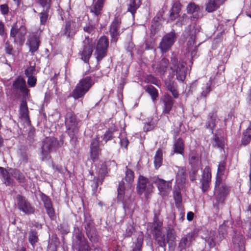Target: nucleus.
I'll use <instances>...</instances> for the list:
<instances>
[{
	"instance_id": "52",
	"label": "nucleus",
	"mask_w": 251,
	"mask_h": 251,
	"mask_svg": "<svg viewBox=\"0 0 251 251\" xmlns=\"http://www.w3.org/2000/svg\"><path fill=\"white\" fill-rule=\"evenodd\" d=\"M188 20L187 16L185 14H183L181 17L179 18L178 21L176 22V25L178 26H181L182 25H184Z\"/></svg>"
},
{
	"instance_id": "57",
	"label": "nucleus",
	"mask_w": 251,
	"mask_h": 251,
	"mask_svg": "<svg viewBox=\"0 0 251 251\" xmlns=\"http://www.w3.org/2000/svg\"><path fill=\"white\" fill-rule=\"evenodd\" d=\"M6 35L5 31L4 25L3 22L0 21V35L4 37Z\"/></svg>"
},
{
	"instance_id": "40",
	"label": "nucleus",
	"mask_w": 251,
	"mask_h": 251,
	"mask_svg": "<svg viewBox=\"0 0 251 251\" xmlns=\"http://www.w3.org/2000/svg\"><path fill=\"white\" fill-rule=\"evenodd\" d=\"M219 8L214 0H208L206 3L205 10L208 12H212Z\"/></svg>"
},
{
	"instance_id": "32",
	"label": "nucleus",
	"mask_w": 251,
	"mask_h": 251,
	"mask_svg": "<svg viewBox=\"0 0 251 251\" xmlns=\"http://www.w3.org/2000/svg\"><path fill=\"white\" fill-rule=\"evenodd\" d=\"M176 234L173 229H169L167 231V240L169 246L174 247L176 244Z\"/></svg>"
},
{
	"instance_id": "35",
	"label": "nucleus",
	"mask_w": 251,
	"mask_h": 251,
	"mask_svg": "<svg viewBox=\"0 0 251 251\" xmlns=\"http://www.w3.org/2000/svg\"><path fill=\"white\" fill-rule=\"evenodd\" d=\"M216 120L217 115L215 113H212L211 115H209L206 124V126L210 129L211 133L213 132V128L215 126Z\"/></svg>"
},
{
	"instance_id": "9",
	"label": "nucleus",
	"mask_w": 251,
	"mask_h": 251,
	"mask_svg": "<svg viewBox=\"0 0 251 251\" xmlns=\"http://www.w3.org/2000/svg\"><path fill=\"white\" fill-rule=\"evenodd\" d=\"M176 40V36L174 32H171L165 35L160 43L159 48L163 52L168 50Z\"/></svg>"
},
{
	"instance_id": "30",
	"label": "nucleus",
	"mask_w": 251,
	"mask_h": 251,
	"mask_svg": "<svg viewBox=\"0 0 251 251\" xmlns=\"http://www.w3.org/2000/svg\"><path fill=\"white\" fill-rule=\"evenodd\" d=\"M163 102L164 104V112L165 113H169L171 110L174 102L170 96L168 95H165L163 99Z\"/></svg>"
},
{
	"instance_id": "48",
	"label": "nucleus",
	"mask_w": 251,
	"mask_h": 251,
	"mask_svg": "<svg viewBox=\"0 0 251 251\" xmlns=\"http://www.w3.org/2000/svg\"><path fill=\"white\" fill-rule=\"evenodd\" d=\"M215 235L214 232H210L208 237L205 239V242H207L210 248L213 247L215 246Z\"/></svg>"
},
{
	"instance_id": "26",
	"label": "nucleus",
	"mask_w": 251,
	"mask_h": 251,
	"mask_svg": "<svg viewBox=\"0 0 251 251\" xmlns=\"http://www.w3.org/2000/svg\"><path fill=\"white\" fill-rule=\"evenodd\" d=\"M187 10L194 19H198L201 16L199 6L194 3H189L187 6Z\"/></svg>"
},
{
	"instance_id": "43",
	"label": "nucleus",
	"mask_w": 251,
	"mask_h": 251,
	"mask_svg": "<svg viewBox=\"0 0 251 251\" xmlns=\"http://www.w3.org/2000/svg\"><path fill=\"white\" fill-rule=\"evenodd\" d=\"M189 162L192 167L194 168L198 166L200 163L198 155L193 152L191 153L190 155Z\"/></svg>"
},
{
	"instance_id": "18",
	"label": "nucleus",
	"mask_w": 251,
	"mask_h": 251,
	"mask_svg": "<svg viewBox=\"0 0 251 251\" xmlns=\"http://www.w3.org/2000/svg\"><path fill=\"white\" fill-rule=\"evenodd\" d=\"M100 154V140L98 138H94L90 146V158L93 162L96 161Z\"/></svg>"
},
{
	"instance_id": "39",
	"label": "nucleus",
	"mask_w": 251,
	"mask_h": 251,
	"mask_svg": "<svg viewBox=\"0 0 251 251\" xmlns=\"http://www.w3.org/2000/svg\"><path fill=\"white\" fill-rule=\"evenodd\" d=\"M147 181V179L144 176H139L138 185L137 186V190L139 193H142L145 190Z\"/></svg>"
},
{
	"instance_id": "45",
	"label": "nucleus",
	"mask_w": 251,
	"mask_h": 251,
	"mask_svg": "<svg viewBox=\"0 0 251 251\" xmlns=\"http://www.w3.org/2000/svg\"><path fill=\"white\" fill-rule=\"evenodd\" d=\"M147 91L151 95V98L153 100L158 97L157 91L152 86L148 87L147 88Z\"/></svg>"
},
{
	"instance_id": "46",
	"label": "nucleus",
	"mask_w": 251,
	"mask_h": 251,
	"mask_svg": "<svg viewBox=\"0 0 251 251\" xmlns=\"http://www.w3.org/2000/svg\"><path fill=\"white\" fill-rule=\"evenodd\" d=\"M87 234L89 240L92 242L95 243L98 242L99 239L95 230L88 231L87 230Z\"/></svg>"
},
{
	"instance_id": "42",
	"label": "nucleus",
	"mask_w": 251,
	"mask_h": 251,
	"mask_svg": "<svg viewBox=\"0 0 251 251\" xmlns=\"http://www.w3.org/2000/svg\"><path fill=\"white\" fill-rule=\"evenodd\" d=\"M251 141V124L244 133L242 138V143L246 145Z\"/></svg>"
},
{
	"instance_id": "49",
	"label": "nucleus",
	"mask_w": 251,
	"mask_h": 251,
	"mask_svg": "<svg viewBox=\"0 0 251 251\" xmlns=\"http://www.w3.org/2000/svg\"><path fill=\"white\" fill-rule=\"evenodd\" d=\"M107 173V170L106 166L105 164H103L98 171L99 177L101 179H103L105 176L106 175Z\"/></svg>"
},
{
	"instance_id": "51",
	"label": "nucleus",
	"mask_w": 251,
	"mask_h": 251,
	"mask_svg": "<svg viewBox=\"0 0 251 251\" xmlns=\"http://www.w3.org/2000/svg\"><path fill=\"white\" fill-rule=\"evenodd\" d=\"M27 77L34 76L36 74L35 67L34 66H30L28 67L25 72Z\"/></svg>"
},
{
	"instance_id": "61",
	"label": "nucleus",
	"mask_w": 251,
	"mask_h": 251,
	"mask_svg": "<svg viewBox=\"0 0 251 251\" xmlns=\"http://www.w3.org/2000/svg\"><path fill=\"white\" fill-rule=\"evenodd\" d=\"M194 218V213L192 212H189L187 215V219L189 221H191Z\"/></svg>"
},
{
	"instance_id": "37",
	"label": "nucleus",
	"mask_w": 251,
	"mask_h": 251,
	"mask_svg": "<svg viewBox=\"0 0 251 251\" xmlns=\"http://www.w3.org/2000/svg\"><path fill=\"white\" fill-rule=\"evenodd\" d=\"M162 151L161 150L156 151L154 159V164L156 169L159 168L162 165Z\"/></svg>"
},
{
	"instance_id": "23",
	"label": "nucleus",
	"mask_w": 251,
	"mask_h": 251,
	"mask_svg": "<svg viewBox=\"0 0 251 251\" xmlns=\"http://www.w3.org/2000/svg\"><path fill=\"white\" fill-rule=\"evenodd\" d=\"M168 63L169 61L163 58L159 63L152 64V68L156 73L161 75L166 72Z\"/></svg>"
},
{
	"instance_id": "28",
	"label": "nucleus",
	"mask_w": 251,
	"mask_h": 251,
	"mask_svg": "<svg viewBox=\"0 0 251 251\" xmlns=\"http://www.w3.org/2000/svg\"><path fill=\"white\" fill-rule=\"evenodd\" d=\"M181 5L179 2H175L170 11L169 20L173 21L179 16V13L181 11Z\"/></svg>"
},
{
	"instance_id": "5",
	"label": "nucleus",
	"mask_w": 251,
	"mask_h": 251,
	"mask_svg": "<svg viewBox=\"0 0 251 251\" xmlns=\"http://www.w3.org/2000/svg\"><path fill=\"white\" fill-rule=\"evenodd\" d=\"M65 125L70 136L73 138L74 136L78 132V123L75 116L72 113H68L65 118Z\"/></svg>"
},
{
	"instance_id": "2",
	"label": "nucleus",
	"mask_w": 251,
	"mask_h": 251,
	"mask_svg": "<svg viewBox=\"0 0 251 251\" xmlns=\"http://www.w3.org/2000/svg\"><path fill=\"white\" fill-rule=\"evenodd\" d=\"M94 82L90 76L81 79L72 92V97L75 99L82 98L93 85Z\"/></svg>"
},
{
	"instance_id": "3",
	"label": "nucleus",
	"mask_w": 251,
	"mask_h": 251,
	"mask_svg": "<svg viewBox=\"0 0 251 251\" xmlns=\"http://www.w3.org/2000/svg\"><path fill=\"white\" fill-rule=\"evenodd\" d=\"M186 63L182 60L178 61L176 57L171 59V69L176 72L177 80L183 82L186 76Z\"/></svg>"
},
{
	"instance_id": "21",
	"label": "nucleus",
	"mask_w": 251,
	"mask_h": 251,
	"mask_svg": "<svg viewBox=\"0 0 251 251\" xmlns=\"http://www.w3.org/2000/svg\"><path fill=\"white\" fill-rule=\"evenodd\" d=\"M20 115L21 118L24 121L25 124L27 125L30 124L27 105L25 101H23L21 104Z\"/></svg>"
},
{
	"instance_id": "64",
	"label": "nucleus",
	"mask_w": 251,
	"mask_h": 251,
	"mask_svg": "<svg viewBox=\"0 0 251 251\" xmlns=\"http://www.w3.org/2000/svg\"><path fill=\"white\" fill-rule=\"evenodd\" d=\"M215 2H216L217 4L220 7L221 5H222L226 0H214Z\"/></svg>"
},
{
	"instance_id": "33",
	"label": "nucleus",
	"mask_w": 251,
	"mask_h": 251,
	"mask_svg": "<svg viewBox=\"0 0 251 251\" xmlns=\"http://www.w3.org/2000/svg\"><path fill=\"white\" fill-rule=\"evenodd\" d=\"M184 151V144L182 139H178L174 144V153L182 154Z\"/></svg>"
},
{
	"instance_id": "60",
	"label": "nucleus",
	"mask_w": 251,
	"mask_h": 251,
	"mask_svg": "<svg viewBox=\"0 0 251 251\" xmlns=\"http://www.w3.org/2000/svg\"><path fill=\"white\" fill-rule=\"evenodd\" d=\"M153 128V126L151 125V124H147L145 125L144 127V130L145 131H150L152 130Z\"/></svg>"
},
{
	"instance_id": "24",
	"label": "nucleus",
	"mask_w": 251,
	"mask_h": 251,
	"mask_svg": "<svg viewBox=\"0 0 251 251\" xmlns=\"http://www.w3.org/2000/svg\"><path fill=\"white\" fill-rule=\"evenodd\" d=\"M27 44L29 47V51L33 53L38 50L40 44L39 39L36 36H30L28 39Z\"/></svg>"
},
{
	"instance_id": "55",
	"label": "nucleus",
	"mask_w": 251,
	"mask_h": 251,
	"mask_svg": "<svg viewBox=\"0 0 251 251\" xmlns=\"http://www.w3.org/2000/svg\"><path fill=\"white\" fill-rule=\"evenodd\" d=\"M40 22L42 24H44L48 19V14L46 12H41L40 13Z\"/></svg>"
},
{
	"instance_id": "6",
	"label": "nucleus",
	"mask_w": 251,
	"mask_h": 251,
	"mask_svg": "<svg viewBox=\"0 0 251 251\" xmlns=\"http://www.w3.org/2000/svg\"><path fill=\"white\" fill-rule=\"evenodd\" d=\"M109 42L105 36L100 37L97 42L95 55L98 61L101 60L106 55Z\"/></svg>"
},
{
	"instance_id": "12",
	"label": "nucleus",
	"mask_w": 251,
	"mask_h": 251,
	"mask_svg": "<svg viewBox=\"0 0 251 251\" xmlns=\"http://www.w3.org/2000/svg\"><path fill=\"white\" fill-rule=\"evenodd\" d=\"M197 233L194 232H191L183 237L179 243V248L181 251H186L192 245V242L197 237Z\"/></svg>"
},
{
	"instance_id": "36",
	"label": "nucleus",
	"mask_w": 251,
	"mask_h": 251,
	"mask_svg": "<svg viewBox=\"0 0 251 251\" xmlns=\"http://www.w3.org/2000/svg\"><path fill=\"white\" fill-rule=\"evenodd\" d=\"M0 177L3 179L4 183L9 185L12 184V179L9 176L8 173L7 171L2 167H0Z\"/></svg>"
},
{
	"instance_id": "7",
	"label": "nucleus",
	"mask_w": 251,
	"mask_h": 251,
	"mask_svg": "<svg viewBox=\"0 0 251 251\" xmlns=\"http://www.w3.org/2000/svg\"><path fill=\"white\" fill-rule=\"evenodd\" d=\"M26 33V30L25 26L22 25L18 28V26L15 24L11 29L10 37L14 38L15 42L22 45L25 42Z\"/></svg>"
},
{
	"instance_id": "47",
	"label": "nucleus",
	"mask_w": 251,
	"mask_h": 251,
	"mask_svg": "<svg viewBox=\"0 0 251 251\" xmlns=\"http://www.w3.org/2000/svg\"><path fill=\"white\" fill-rule=\"evenodd\" d=\"M126 134L125 132L121 133L119 135L120 139V144L122 147L126 148L128 144V141L126 136Z\"/></svg>"
},
{
	"instance_id": "63",
	"label": "nucleus",
	"mask_w": 251,
	"mask_h": 251,
	"mask_svg": "<svg viewBox=\"0 0 251 251\" xmlns=\"http://www.w3.org/2000/svg\"><path fill=\"white\" fill-rule=\"evenodd\" d=\"M93 29L92 26H87L84 27V30L87 32L90 33Z\"/></svg>"
},
{
	"instance_id": "10",
	"label": "nucleus",
	"mask_w": 251,
	"mask_h": 251,
	"mask_svg": "<svg viewBox=\"0 0 251 251\" xmlns=\"http://www.w3.org/2000/svg\"><path fill=\"white\" fill-rule=\"evenodd\" d=\"M17 205L19 209L25 214L30 215L34 213V208L25 197L21 195L17 196Z\"/></svg>"
},
{
	"instance_id": "20",
	"label": "nucleus",
	"mask_w": 251,
	"mask_h": 251,
	"mask_svg": "<svg viewBox=\"0 0 251 251\" xmlns=\"http://www.w3.org/2000/svg\"><path fill=\"white\" fill-rule=\"evenodd\" d=\"M42 200L44 203L45 207L49 216L51 219H54L55 218V212L52 208V203L50 199L47 196L44 195L42 196Z\"/></svg>"
},
{
	"instance_id": "29",
	"label": "nucleus",
	"mask_w": 251,
	"mask_h": 251,
	"mask_svg": "<svg viewBox=\"0 0 251 251\" xmlns=\"http://www.w3.org/2000/svg\"><path fill=\"white\" fill-rule=\"evenodd\" d=\"M119 134L117 130L114 127H111L107 130L103 136L102 139L107 143Z\"/></svg>"
},
{
	"instance_id": "38",
	"label": "nucleus",
	"mask_w": 251,
	"mask_h": 251,
	"mask_svg": "<svg viewBox=\"0 0 251 251\" xmlns=\"http://www.w3.org/2000/svg\"><path fill=\"white\" fill-rule=\"evenodd\" d=\"M213 85L212 80L210 78L205 84H204L202 87L201 96L205 98L212 90V86Z\"/></svg>"
},
{
	"instance_id": "58",
	"label": "nucleus",
	"mask_w": 251,
	"mask_h": 251,
	"mask_svg": "<svg viewBox=\"0 0 251 251\" xmlns=\"http://www.w3.org/2000/svg\"><path fill=\"white\" fill-rule=\"evenodd\" d=\"M0 11L2 14H7L9 11L8 7L6 4H2L0 6Z\"/></svg>"
},
{
	"instance_id": "11",
	"label": "nucleus",
	"mask_w": 251,
	"mask_h": 251,
	"mask_svg": "<svg viewBox=\"0 0 251 251\" xmlns=\"http://www.w3.org/2000/svg\"><path fill=\"white\" fill-rule=\"evenodd\" d=\"M83 49L80 52L81 59L85 62H88L91 56L93 49V43L91 39L88 37H86L83 42Z\"/></svg>"
},
{
	"instance_id": "31",
	"label": "nucleus",
	"mask_w": 251,
	"mask_h": 251,
	"mask_svg": "<svg viewBox=\"0 0 251 251\" xmlns=\"http://www.w3.org/2000/svg\"><path fill=\"white\" fill-rule=\"evenodd\" d=\"M165 86L167 89L172 93L174 98H177L178 93L176 90V83L171 81H166Z\"/></svg>"
},
{
	"instance_id": "8",
	"label": "nucleus",
	"mask_w": 251,
	"mask_h": 251,
	"mask_svg": "<svg viewBox=\"0 0 251 251\" xmlns=\"http://www.w3.org/2000/svg\"><path fill=\"white\" fill-rule=\"evenodd\" d=\"M117 191L118 201L122 202L125 210L131 208L133 204V201L127 195H125V186L123 182L119 183Z\"/></svg>"
},
{
	"instance_id": "41",
	"label": "nucleus",
	"mask_w": 251,
	"mask_h": 251,
	"mask_svg": "<svg viewBox=\"0 0 251 251\" xmlns=\"http://www.w3.org/2000/svg\"><path fill=\"white\" fill-rule=\"evenodd\" d=\"M11 175L15 178L19 182L24 183L25 181V176L23 173L19 170L14 169L11 172Z\"/></svg>"
},
{
	"instance_id": "13",
	"label": "nucleus",
	"mask_w": 251,
	"mask_h": 251,
	"mask_svg": "<svg viewBox=\"0 0 251 251\" xmlns=\"http://www.w3.org/2000/svg\"><path fill=\"white\" fill-rule=\"evenodd\" d=\"M121 23V19L116 17L111 25L109 32L112 38V42L116 43L117 40V37L123 31V29H120Z\"/></svg>"
},
{
	"instance_id": "17",
	"label": "nucleus",
	"mask_w": 251,
	"mask_h": 251,
	"mask_svg": "<svg viewBox=\"0 0 251 251\" xmlns=\"http://www.w3.org/2000/svg\"><path fill=\"white\" fill-rule=\"evenodd\" d=\"M154 183L163 196L167 195L171 190L172 183L171 181H166L162 179L156 178L154 180Z\"/></svg>"
},
{
	"instance_id": "19",
	"label": "nucleus",
	"mask_w": 251,
	"mask_h": 251,
	"mask_svg": "<svg viewBox=\"0 0 251 251\" xmlns=\"http://www.w3.org/2000/svg\"><path fill=\"white\" fill-rule=\"evenodd\" d=\"M178 170L176 175V181L179 188H182L185 182L186 171L184 167H178L176 166Z\"/></svg>"
},
{
	"instance_id": "27",
	"label": "nucleus",
	"mask_w": 251,
	"mask_h": 251,
	"mask_svg": "<svg viewBox=\"0 0 251 251\" xmlns=\"http://www.w3.org/2000/svg\"><path fill=\"white\" fill-rule=\"evenodd\" d=\"M76 31L75 24L72 21L66 22L65 27L63 30V33L69 37L74 35Z\"/></svg>"
},
{
	"instance_id": "50",
	"label": "nucleus",
	"mask_w": 251,
	"mask_h": 251,
	"mask_svg": "<svg viewBox=\"0 0 251 251\" xmlns=\"http://www.w3.org/2000/svg\"><path fill=\"white\" fill-rule=\"evenodd\" d=\"M134 179V173L133 172L127 169L126 173V181L129 183H131Z\"/></svg>"
},
{
	"instance_id": "14",
	"label": "nucleus",
	"mask_w": 251,
	"mask_h": 251,
	"mask_svg": "<svg viewBox=\"0 0 251 251\" xmlns=\"http://www.w3.org/2000/svg\"><path fill=\"white\" fill-rule=\"evenodd\" d=\"M54 143L50 139L47 138L43 142V146L40 154V157L42 160H49L50 156V153L51 150Z\"/></svg>"
},
{
	"instance_id": "53",
	"label": "nucleus",
	"mask_w": 251,
	"mask_h": 251,
	"mask_svg": "<svg viewBox=\"0 0 251 251\" xmlns=\"http://www.w3.org/2000/svg\"><path fill=\"white\" fill-rule=\"evenodd\" d=\"M27 84L30 87H34L36 84L37 79L35 76H28Z\"/></svg>"
},
{
	"instance_id": "44",
	"label": "nucleus",
	"mask_w": 251,
	"mask_h": 251,
	"mask_svg": "<svg viewBox=\"0 0 251 251\" xmlns=\"http://www.w3.org/2000/svg\"><path fill=\"white\" fill-rule=\"evenodd\" d=\"M28 240L30 243L34 247V244L38 241V237L36 231L32 230L29 232Z\"/></svg>"
},
{
	"instance_id": "56",
	"label": "nucleus",
	"mask_w": 251,
	"mask_h": 251,
	"mask_svg": "<svg viewBox=\"0 0 251 251\" xmlns=\"http://www.w3.org/2000/svg\"><path fill=\"white\" fill-rule=\"evenodd\" d=\"M215 146L218 148H222L224 146V142L222 140H220L218 137L215 138Z\"/></svg>"
},
{
	"instance_id": "59",
	"label": "nucleus",
	"mask_w": 251,
	"mask_h": 251,
	"mask_svg": "<svg viewBox=\"0 0 251 251\" xmlns=\"http://www.w3.org/2000/svg\"><path fill=\"white\" fill-rule=\"evenodd\" d=\"M5 50L6 53L9 54H12L13 53V48L12 46L7 43L6 44Z\"/></svg>"
},
{
	"instance_id": "15",
	"label": "nucleus",
	"mask_w": 251,
	"mask_h": 251,
	"mask_svg": "<svg viewBox=\"0 0 251 251\" xmlns=\"http://www.w3.org/2000/svg\"><path fill=\"white\" fill-rule=\"evenodd\" d=\"M76 240L74 242L73 247L77 251H88L90 247L87 244V242L81 234L76 236Z\"/></svg>"
},
{
	"instance_id": "25",
	"label": "nucleus",
	"mask_w": 251,
	"mask_h": 251,
	"mask_svg": "<svg viewBox=\"0 0 251 251\" xmlns=\"http://www.w3.org/2000/svg\"><path fill=\"white\" fill-rule=\"evenodd\" d=\"M13 86L14 88L20 89L21 92L26 94L28 89L26 88L25 80L21 77H18L13 82Z\"/></svg>"
},
{
	"instance_id": "1",
	"label": "nucleus",
	"mask_w": 251,
	"mask_h": 251,
	"mask_svg": "<svg viewBox=\"0 0 251 251\" xmlns=\"http://www.w3.org/2000/svg\"><path fill=\"white\" fill-rule=\"evenodd\" d=\"M225 164L224 162L219 163L216 176L214 195L218 202L223 201L229 192V188L226 184L220 185L221 176L224 174Z\"/></svg>"
},
{
	"instance_id": "16",
	"label": "nucleus",
	"mask_w": 251,
	"mask_h": 251,
	"mask_svg": "<svg viewBox=\"0 0 251 251\" xmlns=\"http://www.w3.org/2000/svg\"><path fill=\"white\" fill-rule=\"evenodd\" d=\"M211 178V169L208 166L204 168L202 175V178L201 180V189L203 192H206L210 185Z\"/></svg>"
},
{
	"instance_id": "54",
	"label": "nucleus",
	"mask_w": 251,
	"mask_h": 251,
	"mask_svg": "<svg viewBox=\"0 0 251 251\" xmlns=\"http://www.w3.org/2000/svg\"><path fill=\"white\" fill-rule=\"evenodd\" d=\"M40 4L47 10L50 8V0H38Z\"/></svg>"
},
{
	"instance_id": "62",
	"label": "nucleus",
	"mask_w": 251,
	"mask_h": 251,
	"mask_svg": "<svg viewBox=\"0 0 251 251\" xmlns=\"http://www.w3.org/2000/svg\"><path fill=\"white\" fill-rule=\"evenodd\" d=\"M157 241H158V243L160 247H165V246H166V242L165 241V239H163L162 240H160L159 239H157Z\"/></svg>"
},
{
	"instance_id": "22",
	"label": "nucleus",
	"mask_w": 251,
	"mask_h": 251,
	"mask_svg": "<svg viewBox=\"0 0 251 251\" xmlns=\"http://www.w3.org/2000/svg\"><path fill=\"white\" fill-rule=\"evenodd\" d=\"M232 242L234 248L242 251L245 244V239L241 233H236L232 238Z\"/></svg>"
},
{
	"instance_id": "4",
	"label": "nucleus",
	"mask_w": 251,
	"mask_h": 251,
	"mask_svg": "<svg viewBox=\"0 0 251 251\" xmlns=\"http://www.w3.org/2000/svg\"><path fill=\"white\" fill-rule=\"evenodd\" d=\"M196 31H191L188 33L186 31L182 35V40L185 39L184 42H186L187 53L190 54L192 58L195 57L197 55V47L195 45Z\"/></svg>"
},
{
	"instance_id": "34",
	"label": "nucleus",
	"mask_w": 251,
	"mask_h": 251,
	"mask_svg": "<svg viewBox=\"0 0 251 251\" xmlns=\"http://www.w3.org/2000/svg\"><path fill=\"white\" fill-rule=\"evenodd\" d=\"M141 3V0H130L128 4V11L134 15Z\"/></svg>"
}]
</instances>
